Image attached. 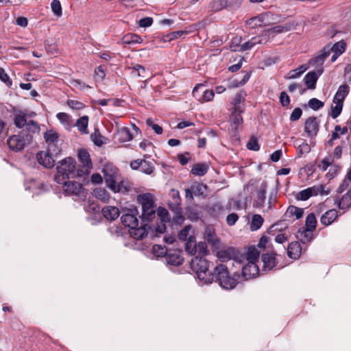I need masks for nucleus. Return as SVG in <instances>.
I'll return each instance as SVG.
<instances>
[{"instance_id":"obj_1","label":"nucleus","mask_w":351,"mask_h":351,"mask_svg":"<svg viewBox=\"0 0 351 351\" xmlns=\"http://www.w3.org/2000/svg\"><path fill=\"white\" fill-rule=\"evenodd\" d=\"M196 246L197 256L191 259L190 266L198 279L204 284L215 282L224 289H233L238 284L240 275L234 273L230 276L228 267L222 263L217 264L213 271H210V263L204 258L208 253L206 243L199 242Z\"/></svg>"},{"instance_id":"obj_2","label":"nucleus","mask_w":351,"mask_h":351,"mask_svg":"<svg viewBox=\"0 0 351 351\" xmlns=\"http://www.w3.org/2000/svg\"><path fill=\"white\" fill-rule=\"evenodd\" d=\"M137 202L142 206L141 219L143 223H149L156 216V204L151 193H143L137 195Z\"/></svg>"},{"instance_id":"obj_3","label":"nucleus","mask_w":351,"mask_h":351,"mask_svg":"<svg viewBox=\"0 0 351 351\" xmlns=\"http://www.w3.org/2000/svg\"><path fill=\"white\" fill-rule=\"evenodd\" d=\"M13 123L17 128H25V133L33 134L38 133L40 130L38 123L33 120L27 121V113L20 109H13Z\"/></svg>"},{"instance_id":"obj_4","label":"nucleus","mask_w":351,"mask_h":351,"mask_svg":"<svg viewBox=\"0 0 351 351\" xmlns=\"http://www.w3.org/2000/svg\"><path fill=\"white\" fill-rule=\"evenodd\" d=\"M75 160L72 157H66L59 161L56 167L58 174L55 176L56 182L61 184L64 180L69 179L75 170Z\"/></svg>"},{"instance_id":"obj_5","label":"nucleus","mask_w":351,"mask_h":351,"mask_svg":"<svg viewBox=\"0 0 351 351\" xmlns=\"http://www.w3.org/2000/svg\"><path fill=\"white\" fill-rule=\"evenodd\" d=\"M32 134L21 132L16 135L11 136L7 141L10 149L14 152H19L24 149L27 144L32 141Z\"/></svg>"},{"instance_id":"obj_6","label":"nucleus","mask_w":351,"mask_h":351,"mask_svg":"<svg viewBox=\"0 0 351 351\" xmlns=\"http://www.w3.org/2000/svg\"><path fill=\"white\" fill-rule=\"evenodd\" d=\"M43 138L48 145L49 153L60 154L61 148L58 145L60 135L53 130H48L43 134Z\"/></svg>"},{"instance_id":"obj_7","label":"nucleus","mask_w":351,"mask_h":351,"mask_svg":"<svg viewBox=\"0 0 351 351\" xmlns=\"http://www.w3.org/2000/svg\"><path fill=\"white\" fill-rule=\"evenodd\" d=\"M60 154L49 153V149L46 152L40 151L36 154V159L40 165L47 169H51L55 165V159Z\"/></svg>"},{"instance_id":"obj_8","label":"nucleus","mask_w":351,"mask_h":351,"mask_svg":"<svg viewBox=\"0 0 351 351\" xmlns=\"http://www.w3.org/2000/svg\"><path fill=\"white\" fill-rule=\"evenodd\" d=\"M60 184H62V189L66 195H75L80 197L84 192L82 184L75 181L64 180Z\"/></svg>"},{"instance_id":"obj_9","label":"nucleus","mask_w":351,"mask_h":351,"mask_svg":"<svg viewBox=\"0 0 351 351\" xmlns=\"http://www.w3.org/2000/svg\"><path fill=\"white\" fill-rule=\"evenodd\" d=\"M138 215V211L137 208L130 209L128 212L121 217V221L123 225L130 228V229H134V228H136L139 223L138 220L136 217V215Z\"/></svg>"},{"instance_id":"obj_10","label":"nucleus","mask_w":351,"mask_h":351,"mask_svg":"<svg viewBox=\"0 0 351 351\" xmlns=\"http://www.w3.org/2000/svg\"><path fill=\"white\" fill-rule=\"evenodd\" d=\"M323 72V68H318L316 71H312L306 73L303 79L306 88L311 90L315 89L317 81Z\"/></svg>"},{"instance_id":"obj_11","label":"nucleus","mask_w":351,"mask_h":351,"mask_svg":"<svg viewBox=\"0 0 351 351\" xmlns=\"http://www.w3.org/2000/svg\"><path fill=\"white\" fill-rule=\"evenodd\" d=\"M103 173L106 186L110 190L115 189L116 177L117 175V169L115 167H108L104 169Z\"/></svg>"},{"instance_id":"obj_12","label":"nucleus","mask_w":351,"mask_h":351,"mask_svg":"<svg viewBox=\"0 0 351 351\" xmlns=\"http://www.w3.org/2000/svg\"><path fill=\"white\" fill-rule=\"evenodd\" d=\"M204 239L213 250H218L220 247V239L216 236L215 229L212 227H207L205 230Z\"/></svg>"},{"instance_id":"obj_13","label":"nucleus","mask_w":351,"mask_h":351,"mask_svg":"<svg viewBox=\"0 0 351 351\" xmlns=\"http://www.w3.org/2000/svg\"><path fill=\"white\" fill-rule=\"evenodd\" d=\"M304 131L308 136H315L319 131V123L317 121V117H310L304 123Z\"/></svg>"},{"instance_id":"obj_14","label":"nucleus","mask_w":351,"mask_h":351,"mask_svg":"<svg viewBox=\"0 0 351 351\" xmlns=\"http://www.w3.org/2000/svg\"><path fill=\"white\" fill-rule=\"evenodd\" d=\"M147 222L143 223L141 221V226L139 225L134 229H130V235L135 239L141 240L144 237L148 234V230L151 229V226Z\"/></svg>"},{"instance_id":"obj_15","label":"nucleus","mask_w":351,"mask_h":351,"mask_svg":"<svg viewBox=\"0 0 351 351\" xmlns=\"http://www.w3.org/2000/svg\"><path fill=\"white\" fill-rule=\"evenodd\" d=\"M198 93H202V99L205 101H211L215 95L213 90L206 89L204 84H197L193 88V95L195 97H198Z\"/></svg>"},{"instance_id":"obj_16","label":"nucleus","mask_w":351,"mask_h":351,"mask_svg":"<svg viewBox=\"0 0 351 351\" xmlns=\"http://www.w3.org/2000/svg\"><path fill=\"white\" fill-rule=\"evenodd\" d=\"M267 183L263 182L260 186L256 199L254 200L253 206L256 208H263L266 198Z\"/></svg>"},{"instance_id":"obj_17","label":"nucleus","mask_w":351,"mask_h":351,"mask_svg":"<svg viewBox=\"0 0 351 351\" xmlns=\"http://www.w3.org/2000/svg\"><path fill=\"white\" fill-rule=\"evenodd\" d=\"M238 250L233 247H229L227 249L219 250L217 253L219 260L224 262L230 259H234L237 257Z\"/></svg>"},{"instance_id":"obj_18","label":"nucleus","mask_w":351,"mask_h":351,"mask_svg":"<svg viewBox=\"0 0 351 351\" xmlns=\"http://www.w3.org/2000/svg\"><path fill=\"white\" fill-rule=\"evenodd\" d=\"M276 255V254L275 253H266L262 254L261 260L263 263V270L269 271L276 266L277 261L275 257Z\"/></svg>"},{"instance_id":"obj_19","label":"nucleus","mask_w":351,"mask_h":351,"mask_svg":"<svg viewBox=\"0 0 351 351\" xmlns=\"http://www.w3.org/2000/svg\"><path fill=\"white\" fill-rule=\"evenodd\" d=\"M329 56L328 48L324 47L319 51V54L310 59L308 63L311 66H317L319 68H322V65L326 59Z\"/></svg>"},{"instance_id":"obj_20","label":"nucleus","mask_w":351,"mask_h":351,"mask_svg":"<svg viewBox=\"0 0 351 351\" xmlns=\"http://www.w3.org/2000/svg\"><path fill=\"white\" fill-rule=\"evenodd\" d=\"M101 213L104 218L108 221L115 220L120 215L119 208L112 206H104L101 210Z\"/></svg>"},{"instance_id":"obj_21","label":"nucleus","mask_w":351,"mask_h":351,"mask_svg":"<svg viewBox=\"0 0 351 351\" xmlns=\"http://www.w3.org/2000/svg\"><path fill=\"white\" fill-rule=\"evenodd\" d=\"M180 251L169 252L165 257L167 265L180 266L183 263L184 258L180 256Z\"/></svg>"},{"instance_id":"obj_22","label":"nucleus","mask_w":351,"mask_h":351,"mask_svg":"<svg viewBox=\"0 0 351 351\" xmlns=\"http://www.w3.org/2000/svg\"><path fill=\"white\" fill-rule=\"evenodd\" d=\"M302 252V247L298 241L291 242L287 247V255L292 259H298Z\"/></svg>"},{"instance_id":"obj_23","label":"nucleus","mask_w":351,"mask_h":351,"mask_svg":"<svg viewBox=\"0 0 351 351\" xmlns=\"http://www.w3.org/2000/svg\"><path fill=\"white\" fill-rule=\"evenodd\" d=\"M338 213L336 209H330L326 211L320 219L321 223L324 226H329L336 220Z\"/></svg>"},{"instance_id":"obj_24","label":"nucleus","mask_w":351,"mask_h":351,"mask_svg":"<svg viewBox=\"0 0 351 351\" xmlns=\"http://www.w3.org/2000/svg\"><path fill=\"white\" fill-rule=\"evenodd\" d=\"M294 27H295L294 23H287L284 25H276L271 28H269L267 29V32L269 34H280V33L289 32V31L291 30L292 29H294Z\"/></svg>"},{"instance_id":"obj_25","label":"nucleus","mask_w":351,"mask_h":351,"mask_svg":"<svg viewBox=\"0 0 351 351\" xmlns=\"http://www.w3.org/2000/svg\"><path fill=\"white\" fill-rule=\"evenodd\" d=\"M350 91V87L347 84L341 85L335 93L333 100L335 101H339L340 103H343L344 101L345 98L348 95Z\"/></svg>"},{"instance_id":"obj_26","label":"nucleus","mask_w":351,"mask_h":351,"mask_svg":"<svg viewBox=\"0 0 351 351\" xmlns=\"http://www.w3.org/2000/svg\"><path fill=\"white\" fill-rule=\"evenodd\" d=\"M313 230L302 227L298 231L296 237L300 239L302 243H306L313 239Z\"/></svg>"},{"instance_id":"obj_27","label":"nucleus","mask_w":351,"mask_h":351,"mask_svg":"<svg viewBox=\"0 0 351 351\" xmlns=\"http://www.w3.org/2000/svg\"><path fill=\"white\" fill-rule=\"evenodd\" d=\"M337 202L339 209H348L351 206V189H350L341 199H337Z\"/></svg>"},{"instance_id":"obj_28","label":"nucleus","mask_w":351,"mask_h":351,"mask_svg":"<svg viewBox=\"0 0 351 351\" xmlns=\"http://www.w3.org/2000/svg\"><path fill=\"white\" fill-rule=\"evenodd\" d=\"M78 158L82 162V165L88 168H92L93 164L90 158V154L85 149H81L78 151Z\"/></svg>"},{"instance_id":"obj_29","label":"nucleus","mask_w":351,"mask_h":351,"mask_svg":"<svg viewBox=\"0 0 351 351\" xmlns=\"http://www.w3.org/2000/svg\"><path fill=\"white\" fill-rule=\"evenodd\" d=\"M169 195L172 198V202L169 203V208L170 209H178V208H180L181 204V197L180 196L179 191L174 189H172L170 191Z\"/></svg>"},{"instance_id":"obj_30","label":"nucleus","mask_w":351,"mask_h":351,"mask_svg":"<svg viewBox=\"0 0 351 351\" xmlns=\"http://www.w3.org/2000/svg\"><path fill=\"white\" fill-rule=\"evenodd\" d=\"M324 47L328 48L329 55L331 51L341 55L346 51V43L344 40H341L335 43L331 47L330 45H326Z\"/></svg>"},{"instance_id":"obj_31","label":"nucleus","mask_w":351,"mask_h":351,"mask_svg":"<svg viewBox=\"0 0 351 351\" xmlns=\"http://www.w3.org/2000/svg\"><path fill=\"white\" fill-rule=\"evenodd\" d=\"M208 165L206 163H197L194 165L191 170V173L198 176H203L207 173Z\"/></svg>"},{"instance_id":"obj_32","label":"nucleus","mask_w":351,"mask_h":351,"mask_svg":"<svg viewBox=\"0 0 351 351\" xmlns=\"http://www.w3.org/2000/svg\"><path fill=\"white\" fill-rule=\"evenodd\" d=\"M350 189H351V169L347 173L342 183L337 189V193L341 194L346 189L348 191Z\"/></svg>"},{"instance_id":"obj_33","label":"nucleus","mask_w":351,"mask_h":351,"mask_svg":"<svg viewBox=\"0 0 351 351\" xmlns=\"http://www.w3.org/2000/svg\"><path fill=\"white\" fill-rule=\"evenodd\" d=\"M122 42L127 45L141 43L143 42V39L140 36L136 34L129 33L123 36Z\"/></svg>"},{"instance_id":"obj_34","label":"nucleus","mask_w":351,"mask_h":351,"mask_svg":"<svg viewBox=\"0 0 351 351\" xmlns=\"http://www.w3.org/2000/svg\"><path fill=\"white\" fill-rule=\"evenodd\" d=\"M306 65H301L295 69L291 70L285 76L286 80H293L299 77L303 73L307 70Z\"/></svg>"},{"instance_id":"obj_35","label":"nucleus","mask_w":351,"mask_h":351,"mask_svg":"<svg viewBox=\"0 0 351 351\" xmlns=\"http://www.w3.org/2000/svg\"><path fill=\"white\" fill-rule=\"evenodd\" d=\"M92 168H88L84 165H79L77 168L75 167L70 178H82L84 176H88L90 173V171Z\"/></svg>"},{"instance_id":"obj_36","label":"nucleus","mask_w":351,"mask_h":351,"mask_svg":"<svg viewBox=\"0 0 351 351\" xmlns=\"http://www.w3.org/2000/svg\"><path fill=\"white\" fill-rule=\"evenodd\" d=\"M260 251L254 246H250L247 252V259L249 263H254L258 261Z\"/></svg>"},{"instance_id":"obj_37","label":"nucleus","mask_w":351,"mask_h":351,"mask_svg":"<svg viewBox=\"0 0 351 351\" xmlns=\"http://www.w3.org/2000/svg\"><path fill=\"white\" fill-rule=\"evenodd\" d=\"M185 251L190 255L197 254L196 241L193 237H190L185 243Z\"/></svg>"},{"instance_id":"obj_38","label":"nucleus","mask_w":351,"mask_h":351,"mask_svg":"<svg viewBox=\"0 0 351 351\" xmlns=\"http://www.w3.org/2000/svg\"><path fill=\"white\" fill-rule=\"evenodd\" d=\"M261 43V40H257L256 37H253L251 40L241 44L239 49H233L234 51H244L252 49L254 45Z\"/></svg>"},{"instance_id":"obj_39","label":"nucleus","mask_w":351,"mask_h":351,"mask_svg":"<svg viewBox=\"0 0 351 351\" xmlns=\"http://www.w3.org/2000/svg\"><path fill=\"white\" fill-rule=\"evenodd\" d=\"M201 211L195 206H188L186 208V215L192 221H196L201 217Z\"/></svg>"},{"instance_id":"obj_40","label":"nucleus","mask_w":351,"mask_h":351,"mask_svg":"<svg viewBox=\"0 0 351 351\" xmlns=\"http://www.w3.org/2000/svg\"><path fill=\"white\" fill-rule=\"evenodd\" d=\"M119 140L121 142H127L132 140L133 135L128 128H123L118 131Z\"/></svg>"},{"instance_id":"obj_41","label":"nucleus","mask_w":351,"mask_h":351,"mask_svg":"<svg viewBox=\"0 0 351 351\" xmlns=\"http://www.w3.org/2000/svg\"><path fill=\"white\" fill-rule=\"evenodd\" d=\"M264 222L263 218L258 214H255L252 216V221L250 223V230L252 231H256L261 228Z\"/></svg>"},{"instance_id":"obj_42","label":"nucleus","mask_w":351,"mask_h":351,"mask_svg":"<svg viewBox=\"0 0 351 351\" xmlns=\"http://www.w3.org/2000/svg\"><path fill=\"white\" fill-rule=\"evenodd\" d=\"M88 117L85 115L77 120L75 125L82 133L88 134L87 127L88 124Z\"/></svg>"},{"instance_id":"obj_43","label":"nucleus","mask_w":351,"mask_h":351,"mask_svg":"<svg viewBox=\"0 0 351 351\" xmlns=\"http://www.w3.org/2000/svg\"><path fill=\"white\" fill-rule=\"evenodd\" d=\"M252 269L256 271L258 268L256 264L248 263V265L243 267L242 276L246 280L250 278L252 276H254V274H252L251 272Z\"/></svg>"},{"instance_id":"obj_44","label":"nucleus","mask_w":351,"mask_h":351,"mask_svg":"<svg viewBox=\"0 0 351 351\" xmlns=\"http://www.w3.org/2000/svg\"><path fill=\"white\" fill-rule=\"evenodd\" d=\"M251 72H244L242 79L235 78L231 82L230 87L237 88L244 85L249 80Z\"/></svg>"},{"instance_id":"obj_45","label":"nucleus","mask_w":351,"mask_h":351,"mask_svg":"<svg viewBox=\"0 0 351 351\" xmlns=\"http://www.w3.org/2000/svg\"><path fill=\"white\" fill-rule=\"evenodd\" d=\"M94 195L96 198L103 202H107L110 199V195L104 189L97 188L94 190Z\"/></svg>"},{"instance_id":"obj_46","label":"nucleus","mask_w":351,"mask_h":351,"mask_svg":"<svg viewBox=\"0 0 351 351\" xmlns=\"http://www.w3.org/2000/svg\"><path fill=\"white\" fill-rule=\"evenodd\" d=\"M305 226H306V227H304L305 228H307V229H309L311 230H315L316 226H317V219L313 213H311L307 215V217L306 218V221H305Z\"/></svg>"},{"instance_id":"obj_47","label":"nucleus","mask_w":351,"mask_h":351,"mask_svg":"<svg viewBox=\"0 0 351 351\" xmlns=\"http://www.w3.org/2000/svg\"><path fill=\"white\" fill-rule=\"evenodd\" d=\"M230 120L232 123V126L234 127V130H237L239 126L243 124V120L241 114L232 112L230 117Z\"/></svg>"},{"instance_id":"obj_48","label":"nucleus","mask_w":351,"mask_h":351,"mask_svg":"<svg viewBox=\"0 0 351 351\" xmlns=\"http://www.w3.org/2000/svg\"><path fill=\"white\" fill-rule=\"evenodd\" d=\"M335 106H331L330 112L329 114L331 116L332 119L337 118L340 114L341 113L343 109V103H340L339 101H332Z\"/></svg>"},{"instance_id":"obj_49","label":"nucleus","mask_w":351,"mask_h":351,"mask_svg":"<svg viewBox=\"0 0 351 351\" xmlns=\"http://www.w3.org/2000/svg\"><path fill=\"white\" fill-rule=\"evenodd\" d=\"M286 213L289 214L290 216H295L296 219H299L302 218L304 215V209L291 205L288 207Z\"/></svg>"},{"instance_id":"obj_50","label":"nucleus","mask_w":351,"mask_h":351,"mask_svg":"<svg viewBox=\"0 0 351 351\" xmlns=\"http://www.w3.org/2000/svg\"><path fill=\"white\" fill-rule=\"evenodd\" d=\"M152 252L156 256L166 257L169 252L165 246L155 244L152 246Z\"/></svg>"},{"instance_id":"obj_51","label":"nucleus","mask_w":351,"mask_h":351,"mask_svg":"<svg viewBox=\"0 0 351 351\" xmlns=\"http://www.w3.org/2000/svg\"><path fill=\"white\" fill-rule=\"evenodd\" d=\"M173 212H174V215L172 218V221L175 224L181 225L184 221V217L182 214V208H178V209H171Z\"/></svg>"},{"instance_id":"obj_52","label":"nucleus","mask_w":351,"mask_h":351,"mask_svg":"<svg viewBox=\"0 0 351 351\" xmlns=\"http://www.w3.org/2000/svg\"><path fill=\"white\" fill-rule=\"evenodd\" d=\"M188 33H189L188 31H182V30L173 32H171V33L167 34L166 36H164V40L165 41H167V40L171 41L172 40H174V39L180 38L184 35H186Z\"/></svg>"},{"instance_id":"obj_53","label":"nucleus","mask_w":351,"mask_h":351,"mask_svg":"<svg viewBox=\"0 0 351 351\" xmlns=\"http://www.w3.org/2000/svg\"><path fill=\"white\" fill-rule=\"evenodd\" d=\"M210 7L213 11L217 12L223 9H226V0H213L210 2Z\"/></svg>"},{"instance_id":"obj_54","label":"nucleus","mask_w":351,"mask_h":351,"mask_svg":"<svg viewBox=\"0 0 351 351\" xmlns=\"http://www.w3.org/2000/svg\"><path fill=\"white\" fill-rule=\"evenodd\" d=\"M115 189L112 190L114 193H128L130 190V185L126 181H121L119 184H115Z\"/></svg>"},{"instance_id":"obj_55","label":"nucleus","mask_w":351,"mask_h":351,"mask_svg":"<svg viewBox=\"0 0 351 351\" xmlns=\"http://www.w3.org/2000/svg\"><path fill=\"white\" fill-rule=\"evenodd\" d=\"M141 167V171L147 175L152 174L154 169V167L152 163L145 160H142Z\"/></svg>"},{"instance_id":"obj_56","label":"nucleus","mask_w":351,"mask_h":351,"mask_svg":"<svg viewBox=\"0 0 351 351\" xmlns=\"http://www.w3.org/2000/svg\"><path fill=\"white\" fill-rule=\"evenodd\" d=\"M157 215L160 217V221L162 222H167L170 221L171 220L169 212L163 207L160 206L157 209Z\"/></svg>"},{"instance_id":"obj_57","label":"nucleus","mask_w":351,"mask_h":351,"mask_svg":"<svg viewBox=\"0 0 351 351\" xmlns=\"http://www.w3.org/2000/svg\"><path fill=\"white\" fill-rule=\"evenodd\" d=\"M51 8L53 14L58 16L62 14V6L59 0H53L51 3Z\"/></svg>"},{"instance_id":"obj_58","label":"nucleus","mask_w":351,"mask_h":351,"mask_svg":"<svg viewBox=\"0 0 351 351\" xmlns=\"http://www.w3.org/2000/svg\"><path fill=\"white\" fill-rule=\"evenodd\" d=\"M287 228V223H284L283 221H278L276 223L272 225L267 230V232L271 234H272L273 232H275V231L280 232Z\"/></svg>"},{"instance_id":"obj_59","label":"nucleus","mask_w":351,"mask_h":351,"mask_svg":"<svg viewBox=\"0 0 351 351\" xmlns=\"http://www.w3.org/2000/svg\"><path fill=\"white\" fill-rule=\"evenodd\" d=\"M226 9L229 10H234L241 6L242 0H226Z\"/></svg>"},{"instance_id":"obj_60","label":"nucleus","mask_w":351,"mask_h":351,"mask_svg":"<svg viewBox=\"0 0 351 351\" xmlns=\"http://www.w3.org/2000/svg\"><path fill=\"white\" fill-rule=\"evenodd\" d=\"M324 102L317 99V98L311 99L308 101V106L313 110H317L324 106Z\"/></svg>"},{"instance_id":"obj_61","label":"nucleus","mask_w":351,"mask_h":351,"mask_svg":"<svg viewBox=\"0 0 351 351\" xmlns=\"http://www.w3.org/2000/svg\"><path fill=\"white\" fill-rule=\"evenodd\" d=\"M193 194L195 195H202L204 193L203 189L206 188L202 184L195 182L191 186Z\"/></svg>"},{"instance_id":"obj_62","label":"nucleus","mask_w":351,"mask_h":351,"mask_svg":"<svg viewBox=\"0 0 351 351\" xmlns=\"http://www.w3.org/2000/svg\"><path fill=\"white\" fill-rule=\"evenodd\" d=\"M247 147L250 150L253 151H258L260 149V146L258 143V140L256 137L252 136L250 138V141H248L247 144Z\"/></svg>"},{"instance_id":"obj_63","label":"nucleus","mask_w":351,"mask_h":351,"mask_svg":"<svg viewBox=\"0 0 351 351\" xmlns=\"http://www.w3.org/2000/svg\"><path fill=\"white\" fill-rule=\"evenodd\" d=\"M311 197L310 189L308 188L304 189L299 192L296 196V199L298 200L306 201Z\"/></svg>"},{"instance_id":"obj_64","label":"nucleus","mask_w":351,"mask_h":351,"mask_svg":"<svg viewBox=\"0 0 351 351\" xmlns=\"http://www.w3.org/2000/svg\"><path fill=\"white\" fill-rule=\"evenodd\" d=\"M279 99L281 106L283 107H287L290 104V98L285 91L280 93Z\"/></svg>"}]
</instances>
